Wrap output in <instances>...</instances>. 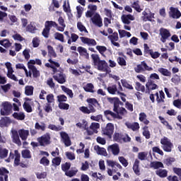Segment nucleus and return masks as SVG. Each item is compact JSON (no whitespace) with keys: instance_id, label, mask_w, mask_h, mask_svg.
I'll return each instance as SVG.
<instances>
[{"instance_id":"1","label":"nucleus","mask_w":181,"mask_h":181,"mask_svg":"<svg viewBox=\"0 0 181 181\" xmlns=\"http://www.w3.org/2000/svg\"><path fill=\"white\" fill-rule=\"evenodd\" d=\"M91 59L95 69L99 70V71H104L106 74H110L111 68H110L108 63L105 60H101L97 54H92Z\"/></svg>"},{"instance_id":"2","label":"nucleus","mask_w":181,"mask_h":181,"mask_svg":"<svg viewBox=\"0 0 181 181\" xmlns=\"http://www.w3.org/2000/svg\"><path fill=\"white\" fill-rule=\"evenodd\" d=\"M0 114L3 116H8L12 114V103L8 101L3 102L0 105Z\"/></svg>"},{"instance_id":"3","label":"nucleus","mask_w":181,"mask_h":181,"mask_svg":"<svg viewBox=\"0 0 181 181\" xmlns=\"http://www.w3.org/2000/svg\"><path fill=\"white\" fill-rule=\"evenodd\" d=\"M113 141L119 144H122V142H131V137L128 134L124 135L122 133L116 132L113 135Z\"/></svg>"},{"instance_id":"4","label":"nucleus","mask_w":181,"mask_h":181,"mask_svg":"<svg viewBox=\"0 0 181 181\" xmlns=\"http://www.w3.org/2000/svg\"><path fill=\"white\" fill-rule=\"evenodd\" d=\"M161 148L165 152H172V148H173V144L170 141L168 137L164 136L160 139Z\"/></svg>"},{"instance_id":"5","label":"nucleus","mask_w":181,"mask_h":181,"mask_svg":"<svg viewBox=\"0 0 181 181\" xmlns=\"http://www.w3.org/2000/svg\"><path fill=\"white\" fill-rule=\"evenodd\" d=\"M152 70H153V69L148 66V64H146L145 61L141 62L140 64H138L134 68V71L136 73H144V71H152Z\"/></svg>"},{"instance_id":"6","label":"nucleus","mask_w":181,"mask_h":181,"mask_svg":"<svg viewBox=\"0 0 181 181\" xmlns=\"http://www.w3.org/2000/svg\"><path fill=\"white\" fill-rule=\"evenodd\" d=\"M51 137H50V133H46L44 135L38 137L37 139V142H39L40 146H46L47 145H50Z\"/></svg>"},{"instance_id":"7","label":"nucleus","mask_w":181,"mask_h":181,"mask_svg":"<svg viewBox=\"0 0 181 181\" xmlns=\"http://www.w3.org/2000/svg\"><path fill=\"white\" fill-rule=\"evenodd\" d=\"M160 40L162 42V43H166V41L170 36H172V34H170V31L166 28H161L160 29Z\"/></svg>"},{"instance_id":"8","label":"nucleus","mask_w":181,"mask_h":181,"mask_svg":"<svg viewBox=\"0 0 181 181\" xmlns=\"http://www.w3.org/2000/svg\"><path fill=\"white\" fill-rule=\"evenodd\" d=\"M107 100L110 104H113V111H117L119 105H124V103L121 102L118 98H108Z\"/></svg>"},{"instance_id":"9","label":"nucleus","mask_w":181,"mask_h":181,"mask_svg":"<svg viewBox=\"0 0 181 181\" xmlns=\"http://www.w3.org/2000/svg\"><path fill=\"white\" fill-rule=\"evenodd\" d=\"M146 93L151 94V91L153 90H158L159 86L155 83V81L152 79H148V82L146 83Z\"/></svg>"},{"instance_id":"10","label":"nucleus","mask_w":181,"mask_h":181,"mask_svg":"<svg viewBox=\"0 0 181 181\" xmlns=\"http://www.w3.org/2000/svg\"><path fill=\"white\" fill-rule=\"evenodd\" d=\"M103 134L108 136V138H112L114 134V124H112V123H108L105 128L103 129Z\"/></svg>"},{"instance_id":"11","label":"nucleus","mask_w":181,"mask_h":181,"mask_svg":"<svg viewBox=\"0 0 181 181\" xmlns=\"http://www.w3.org/2000/svg\"><path fill=\"white\" fill-rule=\"evenodd\" d=\"M107 39H109V40H110L112 45H113V46H115L116 47H120L121 45H119L118 42L119 37H118V33L115 32L113 33L112 35H108Z\"/></svg>"},{"instance_id":"12","label":"nucleus","mask_w":181,"mask_h":181,"mask_svg":"<svg viewBox=\"0 0 181 181\" xmlns=\"http://www.w3.org/2000/svg\"><path fill=\"white\" fill-rule=\"evenodd\" d=\"M107 151L109 153H112L114 156H117L119 155V145L115 143L107 147Z\"/></svg>"},{"instance_id":"13","label":"nucleus","mask_w":181,"mask_h":181,"mask_svg":"<svg viewBox=\"0 0 181 181\" xmlns=\"http://www.w3.org/2000/svg\"><path fill=\"white\" fill-rule=\"evenodd\" d=\"M79 110L81 111V112H83V114H88V115L93 114L95 112V111H97V110H95V107L91 105H88V107L81 106L79 107Z\"/></svg>"},{"instance_id":"14","label":"nucleus","mask_w":181,"mask_h":181,"mask_svg":"<svg viewBox=\"0 0 181 181\" xmlns=\"http://www.w3.org/2000/svg\"><path fill=\"white\" fill-rule=\"evenodd\" d=\"M90 19L93 25H95V26H98V28H102L103 18H101V16H100V14L98 13L95 14L93 17H92Z\"/></svg>"},{"instance_id":"15","label":"nucleus","mask_w":181,"mask_h":181,"mask_svg":"<svg viewBox=\"0 0 181 181\" xmlns=\"http://www.w3.org/2000/svg\"><path fill=\"white\" fill-rule=\"evenodd\" d=\"M12 124V119L9 117H3L0 119V127L1 128H7Z\"/></svg>"},{"instance_id":"16","label":"nucleus","mask_w":181,"mask_h":181,"mask_svg":"<svg viewBox=\"0 0 181 181\" xmlns=\"http://www.w3.org/2000/svg\"><path fill=\"white\" fill-rule=\"evenodd\" d=\"M104 115L105 117H106V118L107 119H110V117H111L112 118H113L114 119H122V117L119 115H118V114H117V112H114L110 110H105L104 111Z\"/></svg>"},{"instance_id":"17","label":"nucleus","mask_w":181,"mask_h":181,"mask_svg":"<svg viewBox=\"0 0 181 181\" xmlns=\"http://www.w3.org/2000/svg\"><path fill=\"white\" fill-rule=\"evenodd\" d=\"M169 15L171 18H173V19H179V18L181 16V13L179 9L175 7H170Z\"/></svg>"},{"instance_id":"18","label":"nucleus","mask_w":181,"mask_h":181,"mask_svg":"<svg viewBox=\"0 0 181 181\" xmlns=\"http://www.w3.org/2000/svg\"><path fill=\"white\" fill-rule=\"evenodd\" d=\"M60 135L62 139V142H64L65 146H71V140H70V136H69V134L67 133L62 132L60 133Z\"/></svg>"},{"instance_id":"19","label":"nucleus","mask_w":181,"mask_h":181,"mask_svg":"<svg viewBox=\"0 0 181 181\" xmlns=\"http://www.w3.org/2000/svg\"><path fill=\"white\" fill-rule=\"evenodd\" d=\"M52 77L55 81L59 83V84H64V83H66V76H64L62 72L56 74Z\"/></svg>"},{"instance_id":"20","label":"nucleus","mask_w":181,"mask_h":181,"mask_svg":"<svg viewBox=\"0 0 181 181\" xmlns=\"http://www.w3.org/2000/svg\"><path fill=\"white\" fill-rule=\"evenodd\" d=\"M80 39L82 43H84V45H88V46H97V41H95L94 39L86 37H81Z\"/></svg>"},{"instance_id":"21","label":"nucleus","mask_w":181,"mask_h":181,"mask_svg":"<svg viewBox=\"0 0 181 181\" xmlns=\"http://www.w3.org/2000/svg\"><path fill=\"white\" fill-rule=\"evenodd\" d=\"M9 170L6 168H0V181H8Z\"/></svg>"},{"instance_id":"22","label":"nucleus","mask_w":181,"mask_h":181,"mask_svg":"<svg viewBox=\"0 0 181 181\" xmlns=\"http://www.w3.org/2000/svg\"><path fill=\"white\" fill-rule=\"evenodd\" d=\"M11 138L13 139V144H16L18 146L22 145V141H21V139H19V134L18 133V131H12Z\"/></svg>"},{"instance_id":"23","label":"nucleus","mask_w":181,"mask_h":181,"mask_svg":"<svg viewBox=\"0 0 181 181\" xmlns=\"http://www.w3.org/2000/svg\"><path fill=\"white\" fill-rule=\"evenodd\" d=\"M135 18L131 14L122 16V21L124 25H129L131 23L130 21H134Z\"/></svg>"},{"instance_id":"24","label":"nucleus","mask_w":181,"mask_h":181,"mask_svg":"<svg viewBox=\"0 0 181 181\" xmlns=\"http://www.w3.org/2000/svg\"><path fill=\"white\" fill-rule=\"evenodd\" d=\"M126 127L129 129H132V131H138L139 130V123L138 122H134V123H131V122H126L125 123Z\"/></svg>"},{"instance_id":"25","label":"nucleus","mask_w":181,"mask_h":181,"mask_svg":"<svg viewBox=\"0 0 181 181\" xmlns=\"http://www.w3.org/2000/svg\"><path fill=\"white\" fill-rule=\"evenodd\" d=\"M148 116L145 112H140L139 115V119L140 122H143L144 125H149V120L147 119Z\"/></svg>"},{"instance_id":"26","label":"nucleus","mask_w":181,"mask_h":181,"mask_svg":"<svg viewBox=\"0 0 181 181\" xmlns=\"http://www.w3.org/2000/svg\"><path fill=\"white\" fill-rule=\"evenodd\" d=\"M94 149L97 152L98 155H101L102 156H108L107 150L105 148L100 147V146H95Z\"/></svg>"},{"instance_id":"27","label":"nucleus","mask_w":181,"mask_h":181,"mask_svg":"<svg viewBox=\"0 0 181 181\" xmlns=\"http://www.w3.org/2000/svg\"><path fill=\"white\" fill-rule=\"evenodd\" d=\"M131 7L133 8L134 10L139 13L143 11V9L141 8L139 0L135 1L134 2L131 1Z\"/></svg>"},{"instance_id":"28","label":"nucleus","mask_w":181,"mask_h":181,"mask_svg":"<svg viewBox=\"0 0 181 181\" xmlns=\"http://www.w3.org/2000/svg\"><path fill=\"white\" fill-rule=\"evenodd\" d=\"M18 134L22 141H26L28 136H29V130L20 129L18 130Z\"/></svg>"},{"instance_id":"29","label":"nucleus","mask_w":181,"mask_h":181,"mask_svg":"<svg viewBox=\"0 0 181 181\" xmlns=\"http://www.w3.org/2000/svg\"><path fill=\"white\" fill-rule=\"evenodd\" d=\"M133 170L136 176H141V170L139 169V160H135L133 165Z\"/></svg>"},{"instance_id":"30","label":"nucleus","mask_w":181,"mask_h":181,"mask_svg":"<svg viewBox=\"0 0 181 181\" xmlns=\"http://www.w3.org/2000/svg\"><path fill=\"white\" fill-rule=\"evenodd\" d=\"M12 117L15 119H17L18 121H23L25 119L26 115H25V112H14L12 115Z\"/></svg>"},{"instance_id":"31","label":"nucleus","mask_w":181,"mask_h":181,"mask_svg":"<svg viewBox=\"0 0 181 181\" xmlns=\"http://www.w3.org/2000/svg\"><path fill=\"white\" fill-rule=\"evenodd\" d=\"M158 71L162 74V76H164L165 77H172V72L170 71H168V69L165 68H158Z\"/></svg>"},{"instance_id":"32","label":"nucleus","mask_w":181,"mask_h":181,"mask_svg":"<svg viewBox=\"0 0 181 181\" xmlns=\"http://www.w3.org/2000/svg\"><path fill=\"white\" fill-rule=\"evenodd\" d=\"M77 50L81 56H85L86 59L90 57V54L87 52V49L83 47H78Z\"/></svg>"},{"instance_id":"33","label":"nucleus","mask_w":181,"mask_h":181,"mask_svg":"<svg viewBox=\"0 0 181 181\" xmlns=\"http://www.w3.org/2000/svg\"><path fill=\"white\" fill-rule=\"evenodd\" d=\"M8 153H9V150H8V148L0 147V159L8 158Z\"/></svg>"},{"instance_id":"34","label":"nucleus","mask_w":181,"mask_h":181,"mask_svg":"<svg viewBox=\"0 0 181 181\" xmlns=\"http://www.w3.org/2000/svg\"><path fill=\"white\" fill-rule=\"evenodd\" d=\"M29 70H31L34 78H37V77L40 76V71L37 70L36 66H29Z\"/></svg>"},{"instance_id":"35","label":"nucleus","mask_w":181,"mask_h":181,"mask_svg":"<svg viewBox=\"0 0 181 181\" xmlns=\"http://www.w3.org/2000/svg\"><path fill=\"white\" fill-rule=\"evenodd\" d=\"M150 167L153 169H159V168H164L163 163L160 161H152L150 163Z\"/></svg>"},{"instance_id":"36","label":"nucleus","mask_w":181,"mask_h":181,"mask_svg":"<svg viewBox=\"0 0 181 181\" xmlns=\"http://www.w3.org/2000/svg\"><path fill=\"white\" fill-rule=\"evenodd\" d=\"M156 175L159 176V177H168V170L163 169H159L156 171Z\"/></svg>"},{"instance_id":"37","label":"nucleus","mask_w":181,"mask_h":181,"mask_svg":"<svg viewBox=\"0 0 181 181\" xmlns=\"http://www.w3.org/2000/svg\"><path fill=\"white\" fill-rule=\"evenodd\" d=\"M21 163V153L18 150H15L14 166H19Z\"/></svg>"},{"instance_id":"38","label":"nucleus","mask_w":181,"mask_h":181,"mask_svg":"<svg viewBox=\"0 0 181 181\" xmlns=\"http://www.w3.org/2000/svg\"><path fill=\"white\" fill-rule=\"evenodd\" d=\"M78 172V170L77 168H74L72 170H68L66 173H65V175L68 177H73V176H76L77 175V173Z\"/></svg>"},{"instance_id":"39","label":"nucleus","mask_w":181,"mask_h":181,"mask_svg":"<svg viewBox=\"0 0 181 181\" xmlns=\"http://www.w3.org/2000/svg\"><path fill=\"white\" fill-rule=\"evenodd\" d=\"M83 90L86 91V93H95L94 91V85L93 83H87L85 86H83Z\"/></svg>"},{"instance_id":"40","label":"nucleus","mask_w":181,"mask_h":181,"mask_svg":"<svg viewBox=\"0 0 181 181\" xmlns=\"http://www.w3.org/2000/svg\"><path fill=\"white\" fill-rule=\"evenodd\" d=\"M86 102L89 105H92V107H97V105H100L98 101L95 98H89L86 100Z\"/></svg>"},{"instance_id":"41","label":"nucleus","mask_w":181,"mask_h":181,"mask_svg":"<svg viewBox=\"0 0 181 181\" xmlns=\"http://www.w3.org/2000/svg\"><path fill=\"white\" fill-rule=\"evenodd\" d=\"M47 49H48V56L49 57H54V58L57 57V54H56V52H54V49H53V47H52L51 45H48Z\"/></svg>"},{"instance_id":"42","label":"nucleus","mask_w":181,"mask_h":181,"mask_svg":"<svg viewBox=\"0 0 181 181\" xmlns=\"http://www.w3.org/2000/svg\"><path fill=\"white\" fill-rule=\"evenodd\" d=\"M21 155L23 158H24V159H30V158H32L30 151L28 149L23 150L21 152Z\"/></svg>"},{"instance_id":"43","label":"nucleus","mask_w":181,"mask_h":181,"mask_svg":"<svg viewBox=\"0 0 181 181\" xmlns=\"http://www.w3.org/2000/svg\"><path fill=\"white\" fill-rule=\"evenodd\" d=\"M54 37L56 39V40H59V42H62L64 43V35L60 33H55L54 34Z\"/></svg>"},{"instance_id":"44","label":"nucleus","mask_w":181,"mask_h":181,"mask_svg":"<svg viewBox=\"0 0 181 181\" xmlns=\"http://www.w3.org/2000/svg\"><path fill=\"white\" fill-rule=\"evenodd\" d=\"M121 83H122V86L124 87V88H127L128 90H134V86H132V85L129 84L128 83V81H127V80L122 79Z\"/></svg>"},{"instance_id":"45","label":"nucleus","mask_w":181,"mask_h":181,"mask_svg":"<svg viewBox=\"0 0 181 181\" xmlns=\"http://www.w3.org/2000/svg\"><path fill=\"white\" fill-rule=\"evenodd\" d=\"M33 86H27L25 88V95H33Z\"/></svg>"},{"instance_id":"46","label":"nucleus","mask_w":181,"mask_h":181,"mask_svg":"<svg viewBox=\"0 0 181 181\" xmlns=\"http://www.w3.org/2000/svg\"><path fill=\"white\" fill-rule=\"evenodd\" d=\"M52 163L54 166H60L62 163V157H55L52 160Z\"/></svg>"},{"instance_id":"47","label":"nucleus","mask_w":181,"mask_h":181,"mask_svg":"<svg viewBox=\"0 0 181 181\" xmlns=\"http://www.w3.org/2000/svg\"><path fill=\"white\" fill-rule=\"evenodd\" d=\"M0 45H1V46L6 47V49L8 47H11L12 44L11 43L9 40L4 39L3 40H0Z\"/></svg>"},{"instance_id":"48","label":"nucleus","mask_w":181,"mask_h":181,"mask_svg":"<svg viewBox=\"0 0 181 181\" xmlns=\"http://www.w3.org/2000/svg\"><path fill=\"white\" fill-rule=\"evenodd\" d=\"M107 91L110 94H115V93H117L118 88H117V85H112L111 86H108Z\"/></svg>"},{"instance_id":"49","label":"nucleus","mask_w":181,"mask_h":181,"mask_svg":"<svg viewBox=\"0 0 181 181\" xmlns=\"http://www.w3.org/2000/svg\"><path fill=\"white\" fill-rule=\"evenodd\" d=\"M70 168H71V163H65L64 164H62V170L66 173L68 170H70Z\"/></svg>"},{"instance_id":"50","label":"nucleus","mask_w":181,"mask_h":181,"mask_svg":"<svg viewBox=\"0 0 181 181\" xmlns=\"http://www.w3.org/2000/svg\"><path fill=\"white\" fill-rule=\"evenodd\" d=\"M77 28L81 32H84L85 33H88V30H87V28H86V26H84V25H83V23H81V22L77 23Z\"/></svg>"},{"instance_id":"51","label":"nucleus","mask_w":181,"mask_h":181,"mask_svg":"<svg viewBox=\"0 0 181 181\" xmlns=\"http://www.w3.org/2000/svg\"><path fill=\"white\" fill-rule=\"evenodd\" d=\"M42 35L44 37H45V39L49 38V36L50 35V29L48 28L46 25H45V28L42 32Z\"/></svg>"},{"instance_id":"52","label":"nucleus","mask_w":181,"mask_h":181,"mask_svg":"<svg viewBox=\"0 0 181 181\" xmlns=\"http://www.w3.org/2000/svg\"><path fill=\"white\" fill-rule=\"evenodd\" d=\"M45 26L49 28L50 30L52 29V28H57V24L56 22L50 21H46Z\"/></svg>"},{"instance_id":"53","label":"nucleus","mask_w":181,"mask_h":181,"mask_svg":"<svg viewBox=\"0 0 181 181\" xmlns=\"http://www.w3.org/2000/svg\"><path fill=\"white\" fill-rule=\"evenodd\" d=\"M135 89L136 91H141V93H145V86L141 85L139 82H136Z\"/></svg>"},{"instance_id":"54","label":"nucleus","mask_w":181,"mask_h":181,"mask_svg":"<svg viewBox=\"0 0 181 181\" xmlns=\"http://www.w3.org/2000/svg\"><path fill=\"white\" fill-rule=\"evenodd\" d=\"M62 88L63 90V91H64V93H66L67 95L70 97V98H73L74 93H73V90H71V89L66 88V86H62Z\"/></svg>"},{"instance_id":"55","label":"nucleus","mask_w":181,"mask_h":181,"mask_svg":"<svg viewBox=\"0 0 181 181\" xmlns=\"http://www.w3.org/2000/svg\"><path fill=\"white\" fill-rule=\"evenodd\" d=\"M143 129L144 136H145L146 139H149L151 138V132H149V130H148V126H144Z\"/></svg>"},{"instance_id":"56","label":"nucleus","mask_w":181,"mask_h":181,"mask_svg":"<svg viewBox=\"0 0 181 181\" xmlns=\"http://www.w3.org/2000/svg\"><path fill=\"white\" fill-rule=\"evenodd\" d=\"M96 49L99 52V53L105 57V55L104 54V53L105 52V51L107 50V47L105 46H101V45H98L96 46Z\"/></svg>"},{"instance_id":"57","label":"nucleus","mask_w":181,"mask_h":181,"mask_svg":"<svg viewBox=\"0 0 181 181\" xmlns=\"http://www.w3.org/2000/svg\"><path fill=\"white\" fill-rule=\"evenodd\" d=\"M114 112H116L118 115H125V114H127V109H125L123 107L117 108V111H114Z\"/></svg>"},{"instance_id":"58","label":"nucleus","mask_w":181,"mask_h":181,"mask_svg":"<svg viewBox=\"0 0 181 181\" xmlns=\"http://www.w3.org/2000/svg\"><path fill=\"white\" fill-rule=\"evenodd\" d=\"M23 107L26 112H32V111H33V110H32V106H30V104H29L28 102H24Z\"/></svg>"},{"instance_id":"59","label":"nucleus","mask_w":181,"mask_h":181,"mask_svg":"<svg viewBox=\"0 0 181 181\" xmlns=\"http://www.w3.org/2000/svg\"><path fill=\"white\" fill-rule=\"evenodd\" d=\"M149 54L152 59H158L160 57V53L158 52H153V49L148 50Z\"/></svg>"},{"instance_id":"60","label":"nucleus","mask_w":181,"mask_h":181,"mask_svg":"<svg viewBox=\"0 0 181 181\" xmlns=\"http://www.w3.org/2000/svg\"><path fill=\"white\" fill-rule=\"evenodd\" d=\"M47 104H54V95L53 93L47 95Z\"/></svg>"},{"instance_id":"61","label":"nucleus","mask_w":181,"mask_h":181,"mask_svg":"<svg viewBox=\"0 0 181 181\" xmlns=\"http://www.w3.org/2000/svg\"><path fill=\"white\" fill-rule=\"evenodd\" d=\"M117 62L119 66H127V61L125 60V58L122 57H118L117 59Z\"/></svg>"},{"instance_id":"62","label":"nucleus","mask_w":181,"mask_h":181,"mask_svg":"<svg viewBox=\"0 0 181 181\" xmlns=\"http://www.w3.org/2000/svg\"><path fill=\"white\" fill-rule=\"evenodd\" d=\"M40 163L44 166H49L50 165V160L47 157H42L40 160Z\"/></svg>"},{"instance_id":"63","label":"nucleus","mask_w":181,"mask_h":181,"mask_svg":"<svg viewBox=\"0 0 181 181\" xmlns=\"http://www.w3.org/2000/svg\"><path fill=\"white\" fill-rule=\"evenodd\" d=\"M148 156V152H140L138 153V159L145 160Z\"/></svg>"},{"instance_id":"64","label":"nucleus","mask_w":181,"mask_h":181,"mask_svg":"<svg viewBox=\"0 0 181 181\" xmlns=\"http://www.w3.org/2000/svg\"><path fill=\"white\" fill-rule=\"evenodd\" d=\"M173 170L175 175H178L179 180H181V168H173Z\"/></svg>"}]
</instances>
